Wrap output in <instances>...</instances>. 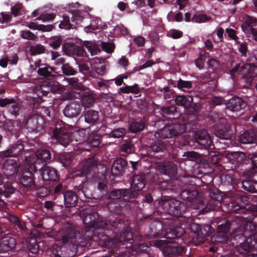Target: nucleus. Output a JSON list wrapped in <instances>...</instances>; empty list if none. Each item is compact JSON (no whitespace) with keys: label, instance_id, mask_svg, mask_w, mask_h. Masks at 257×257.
Here are the masks:
<instances>
[{"label":"nucleus","instance_id":"ddd939ff","mask_svg":"<svg viewBox=\"0 0 257 257\" xmlns=\"http://www.w3.org/2000/svg\"><path fill=\"white\" fill-rule=\"evenodd\" d=\"M37 173L40 174L42 180L46 184L57 181L59 179L57 171L51 167L45 166L42 169L38 170Z\"/></svg>","mask_w":257,"mask_h":257},{"label":"nucleus","instance_id":"7ed1b4c3","mask_svg":"<svg viewBox=\"0 0 257 257\" xmlns=\"http://www.w3.org/2000/svg\"><path fill=\"white\" fill-rule=\"evenodd\" d=\"M124 222V227L118 233H113L110 229V231H108L106 232L102 231V230H97L93 235L91 236V238L95 241V242L99 245L101 246H104L107 248H114L115 247L119 246L121 244H123L125 242H130L132 243V241L133 240V235L132 232L129 231L127 230H124L122 232L119 238L117 237L114 236L111 237L109 236L108 233L111 232L112 234H117L122 231L126 227L125 224L126 220L122 219Z\"/></svg>","mask_w":257,"mask_h":257},{"label":"nucleus","instance_id":"de8ad7c7","mask_svg":"<svg viewBox=\"0 0 257 257\" xmlns=\"http://www.w3.org/2000/svg\"><path fill=\"white\" fill-rule=\"evenodd\" d=\"M68 83L74 89L77 90H84V86L79 82V80L76 78H71L68 79Z\"/></svg>","mask_w":257,"mask_h":257},{"label":"nucleus","instance_id":"37998d69","mask_svg":"<svg viewBox=\"0 0 257 257\" xmlns=\"http://www.w3.org/2000/svg\"><path fill=\"white\" fill-rule=\"evenodd\" d=\"M30 51L32 55H39L45 53V48L40 44L30 46Z\"/></svg>","mask_w":257,"mask_h":257},{"label":"nucleus","instance_id":"58836bf2","mask_svg":"<svg viewBox=\"0 0 257 257\" xmlns=\"http://www.w3.org/2000/svg\"><path fill=\"white\" fill-rule=\"evenodd\" d=\"M183 250V248L181 246H177L175 245H169L165 246L163 248V252L164 254H179Z\"/></svg>","mask_w":257,"mask_h":257},{"label":"nucleus","instance_id":"2f4dec72","mask_svg":"<svg viewBox=\"0 0 257 257\" xmlns=\"http://www.w3.org/2000/svg\"><path fill=\"white\" fill-rule=\"evenodd\" d=\"M38 116L33 115L29 116L25 123V126L28 130L31 131H35L37 130L38 127Z\"/></svg>","mask_w":257,"mask_h":257},{"label":"nucleus","instance_id":"6e6552de","mask_svg":"<svg viewBox=\"0 0 257 257\" xmlns=\"http://www.w3.org/2000/svg\"><path fill=\"white\" fill-rule=\"evenodd\" d=\"M81 235L79 231L71 227H66L59 232L56 240L62 244H75L80 242L79 239Z\"/></svg>","mask_w":257,"mask_h":257},{"label":"nucleus","instance_id":"ea45409f","mask_svg":"<svg viewBox=\"0 0 257 257\" xmlns=\"http://www.w3.org/2000/svg\"><path fill=\"white\" fill-rule=\"evenodd\" d=\"M64 187L61 183L58 184L54 189L52 193L54 196V199L56 201V203H59L61 199V195L64 193Z\"/></svg>","mask_w":257,"mask_h":257},{"label":"nucleus","instance_id":"4d7b16f0","mask_svg":"<svg viewBox=\"0 0 257 257\" xmlns=\"http://www.w3.org/2000/svg\"><path fill=\"white\" fill-rule=\"evenodd\" d=\"M62 42L61 37H54L51 39L49 45L53 49H57L60 46Z\"/></svg>","mask_w":257,"mask_h":257},{"label":"nucleus","instance_id":"864d4df0","mask_svg":"<svg viewBox=\"0 0 257 257\" xmlns=\"http://www.w3.org/2000/svg\"><path fill=\"white\" fill-rule=\"evenodd\" d=\"M210 17L204 15L196 14L194 15L192 18V21L193 22L201 23H204L210 20Z\"/></svg>","mask_w":257,"mask_h":257},{"label":"nucleus","instance_id":"cd10ccee","mask_svg":"<svg viewBox=\"0 0 257 257\" xmlns=\"http://www.w3.org/2000/svg\"><path fill=\"white\" fill-rule=\"evenodd\" d=\"M239 141L242 144L257 143V134L252 131L245 132L239 136Z\"/></svg>","mask_w":257,"mask_h":257},{"label":"nucleus","instance_id":"13d9d810","mask_svg":"<svg viewBox=\"0 0 257 257\" xmlns=\"http://www.w3.org/2000/svg\"><path fill=\"white\" fill-rule=\"evenodd\" d=\"M60 160L63 166L67 167L69 166L71 162L70 155L68 154H63L60 156Z\"/></svg>","mask_w":257,"mask_h":257},{"label":"nucleus","instance_id":"412c9836","mask_svg":"<svg viewBox=\"0 0 257 257\" xmlns=\"http://www.w3.org/2000/svg\"><path fill=\"white\" fill-rule=\"evenodd\" d=\"M63 50L66 54L69 56H82L84 52L82 47L69 43H66L63 45Z\"/></svg>","mask_w":257,"mask_h":257},{"label":"nucleus","instance_id":"603ef678","mask_svg":"<svg viewBox=\"0 0 257 257\" xmlns=\"http://www.w3.org/2000/svg\"><path fill=\"white\" fill-rule=\"evenodd\" d=\"M101 20L97 18L95 20L94 22H92L89 26L85 27V30L87 33H91L93 30H95L99 29V26L101 25Z\"/></svg>","mask_w":257,"mask_h":257},{"label":"nucleus","instance_id":"4c0bfd02","mask_svg":"<svg viewBox=\"0 0 257 257\" xmlns=\"http://www.w3.org/2000/svg\"><path fill=\"white\" fill-rule=\"evenodd\" d=\"M83 46L87 49L88 51L90 53L91 55L93 56L96 55L100 50L98 46L94 42L90 41H84Z\"/></svg>","mask_w":257,"mask_h":257},{"label":"nucleus","instance_id":"39448f33","mask_svg":"<svg viewBox=\"0 0 257 257\" xmlns=\"http://www.w3.org/2000/svg\"><path fill=\"white\" fill-rule=\"evenodd\" d=\"M69 125L62 121H57L53 132V136L60 144L66 147L74 140L76 142L81 141L84 137L83 130L70 132Z\"/></svg>","mask_w":257,"mask_h":257},{"label":"nucleus","instance_id":"1a4fd4ad","mask_svg":"<svg viewBox=\"0 0 257 257\" xmlns=\"http://www.w3.org/2000/svg\"><path fill=\"white\" fill-rule=\"evenodd\" d=\"M185 209V205L179 201L173 199L163 201L162 199V209L164 210V212L178 217Z\"/></svg>","mask_w":257,"mask_h":257},{"label":"nucleus","instance_id":"473e14b6","mask_svg":"<svg viewBox=\"0 0 257 257\" xmlns=\"http://www.w3.org/2000/svg\"><path fill=\"white\" fill-rule=\"evenodd\" d=\"M95 102L94 96L90 93L86 92L83 95L81 99V105L85 107H90L93 105Z\"/></svg>","mask_w":257,"mask_h":257},{"label":"nucleus","instance_id":"dca6fc26","mask_svg":"<svg viewBox=\"0 0 257 257\" xmlns=\"http://www.w3.org/2000/svg\"><path fill=\"white\" fill-rule=\"evenodd\" d=\"M8 106V110L12 114L17 116L20 110V104L15 98H0V107H5Z\"/></svg>","mask_w":257,"mask_h":257},{"label":"nucleus","instance_id":"a19ab883","mask_svg":"<svg viewBox=\"0 0 257 257\" xmlns=\"http://www.w3.org/2000/svg\"><path fill=\"white\" fill-rule=\"evenodd\" d=\"M9 220L11 223L14 224L15 227H17L20 230H24L26 227L25 225L23 224L19 218V217L14 214H11L9 216Z\"/></svg>","mask_w":257,"mask_h":257},{"label":"nucleus","instance_id":"4468645a","mask_svg":"<svg viewBox=\"0 0 257 257\" xmlns=\"http://www.w3.org/2000/svg\"><path fill=\"white\" fill-rule=\"evenodd\" d=\"M25 153L24 145L20 142H17L10 146L9 149L1 153L2 158H8L9 157H18L21 156Z\"/></svg>","mask_w":257,"mask_h":257},{"label":"nucleus","instance_id":"b1692460","mask_svg":"<svg viewBox=\"0 0 257 257\" xmlns=\"http://www.w3.org/2000/svg\"><path fill=\"white\" fill-rule=\"evenodd\" d=\"M16 244L15 239L7 236L0 238V253L6 252L15 247Z\"/></svg>","mask_w":257,"mask_h":257},{"label":"nucleus","instance_id":"7c9ffc66","mask_svg":"<svg viewBox=\"0 0 257 257\" xmlns=\"http://www.w3.org/2000/svg\"><path fill=\"white\" fill-rule=\"evenodd\" d=\"M4 190L0 189V208H3L6 205L5 202L2 199L1 196L4 195L6 197H9L14 193L15 189L12 185L4 186Z\"/></svg>","mask_w":257,"mask_h":257},{"label":"nucleus","instance_id":"e433bc0d","mask_svg":"<svg viewBox=\"0 0 257 257\" xmlns=\"http://www.w3.org/2000/svg\"><path fill=\"white\" fill-rule=\"evenodd\" d=\"M145 126V122L143 121L139 122L133 121L129 126V130L132 133H137L143 131Z\"/></svg>","mask_w":257,"mask_h":257},{"label":"nucleus","instance_id":"393cba45","mask_svg":"<svg viewBox=\"0 0 257 257\" xmlns=\"http://www.w3.org/2000/svg\"><path fill=\"white\" fill-rule=\"evenodd\" d=\"M148 151L149 152V155L151 157L156 158L159 160L157 162L158 164V170L160 172L161 163L160 162L161 159V155L160 152L161 151V142L158 140V142L152 144L148 148Z\"/></svg>","mask_w":257,"mask_h":257},{"label":"nucleus","instance_id":"09e8293b","mask_svg":"<svg viewBox=\"0 0 257 257\" xmlns=\"http://www.w3.org/2000/svg\"><path fill=\"white\" fill-rule=\"evenodd\" d=\"M7 132L8 135L14 136L15 139H18L19 137V128L18 126L16 127L12 123L7 126Z\"/></svg>","mask_w":257,"mask_h":257},{"label":"nucleus","instance_id":"3c124183","mask_svg":"<svg viewBox=\"0 0 257 257\" xmlns=\"http://www.w3.org/2000/svg\"><path fill=\"white\" fill-rule=\"evenodd\" d=\"M101 48L107 53H112L115 49V45L113 43L101 42Z\"/></svg>","mask_w":257,"mask_h":257},{"label":"nucleus","instance_id":"774afa93","mask_svg":"<svg viewBox=\"0 0 257 257\" xmlns=\"http://www.w3.org/2000/svg\"><path fill=\"white\" fill-rule=\"evenodd\" d=\"M149 246L145 243H140L136 246V251L137 254L147 252Z\"/></svg>","mask_w":257,"mask_h":257},{"label":"nucleus","instance_id":"72a5a7b5","mask_svg":"<svg viewBox=\"0 0 257 257\" xmlns=\"http://www.w3.org/2000/svg\"><path fill=\"white\" fill-rule=\"evenodd\" d=\"M192 101L193 98L190 95H178L175 98V102L177 105H182L185 107L190 106Z\"/></svg>","mask_w":257,"mask_h":257},{"label":"nucleus","instance_id":"f03ea898","mask_svg":"<svg viewBox=\"0 0 257 257\" xmlns=\"http://www.w3.org/2000/svg\"><path fill=\"white\" fill-rule=\"evenodd\" d=\"M76 175L84 177L86 182H97V188L102 197L107 194V179L103 173L98 172L97 162L94 158L87 159Z\"/></svg>","mask_w":257,"mask_h":257},{"label":"nucleus","instance_id":"338daca9","mask_svg":"<svg viewBox=\"0 0 257 257\" xmlns=\"http://www.w3.org/2000/svg\"><path fill=\"white\" fill-rule=\"evenodd\" d=\"M178 87L179 89L187 88L189 89L192 87V83L190 81H183L180 79L177 83Z\"/></svg>","mask_w":257,"mask_h":257},{"label":"nucleus","instance_id":"5701e85b","mask_svg":"<svg viewBox=\"0 0 257 257\" xmlns=\"http://www.w3.org/2000/svg\"><path fill=\"white\" fill-rule=\"evenodd\" d=\"M146 178L144 174L135 175L132 178L131 189L138 193L139 191L143 189L146 185Z\"/></svg>","mask_w":257,"mask_h":257},{"label":"nucleus","instance_id":"4be33fe9","mask_svg":"<svg viewBox=\"0 0 257 257\" xmlns=\"http://www.w3.org/2000/svg\"><path fill=\"white\" fill-rule=\"evenodd\" d=\"M194 138L196 142L202 147L204 148L211 147V140L206 131H201L197 132L195 133Z\"/></svg>","mask_w":257,"mask_h":257},{"label":"nucleus","instance_id":"0eeeda50","mask_svg":"<svg viewBox=\"0 0 257 257\" xmlns=\"http://www.w3.org/2000/svg\"><path fill=\"white\" fill-rule=\"evenodd\" d=\"M229 72L232 78L236 74H240L247 84H250L254 78L257 77V66L252 64H237Z\"/></svg>","mask_w":257,"mask_h":257},{"label":"nucleus","instance_id":"680f3d73","mask_svg":"<svg viewBox=\"0 0 257 257\" xmlns=\"http://www.w3.org/2000/svg\"><path fill=\"white\" fill-rule=\"evenodd\" d=\"M167 35L169 37H171L173 39H179L183 35V32L180 30L173 29L167 33Z\"/></svg>","mask_w":257,"mask_h":257},{"label":"nucleus","instance_id":"052dcab7","mask_svg":"<svg viewBox=\"0 0 257 257\" xmlns=\"http://www.w3.org/2000/svg\"><path fill=\"white\" fill-rule=\"evenodd\" d=\"M233 164H239L242 162L246 158L244 153L242 152H234Z\"/></svg>","mask_w":257,"mask_h":257},{"label":"nucleus","instance_id":"bb28decb","mask_svg":"<svg viewBox=\"0 0 257 257\" xmlns=\"http://www.w3.org/2000/svg\"><path fill=\"white\" fill-rule=\"evenodd\" d=\"M84 117L86 123L94 125L99 120V113L98 111L90 109L85 112Z\"/></svg>","mask_w":257,"mask_h":257},{"label":"nucleus","instance_id":"bf43d9fd","mask_svg":"<svg viewBox=\"0 0 257 257\" xmlns=\"http://www.w3.org/2000/svg\"><path fill=\"white\" fill-rule=\"evenodd\" d=\"M36 189H37L38 196L41 198L46 197L52 191L49 188L45 187H40Z\"/></svg>","mask_w":257,"mask_h":257},{"label":"nucleus","instance_id":"aec40b11","mask_svg":"<svg viewBox=\"0 0 257 257\" xmlns=\"http://www.w3.org/2000/svg\"><path fill=\"white\" fill-rule=\"evenodd\" d=\"M127 163L123 159L118 158L114 161L111 168V173L113 176L122 175L127 168Z\"/></svg>","mask_w":257,"mask_h":257},{"label":"nucleus","instance_id":"f257e3e1","mask_svg":"<svg viewBox=\"0 0 257 257\" xmlns=\"http://www.w3.org/2000/svg\"><path fill=\"white\" fill-rule=\"evenodd\" d=\"M80 213L84 216L83 222L86 225L83 235L86 240L83 245H87L88 243L90 245L92 242H95L90 236L93 235L97 230H102L105 232L107 231L109 232L111 229L112 233H117L124 227V222L120 218L115 220H99L98 213L89 209L83 210Z\"/></svg>","mask_w":257,"mask_h":257},{"label":"nucleus","instance_id":"e2e57ef3","mask_svg":"<svg viewBox=\"0 0 257 257\" xmlns=\"http://www.w3.org/2000/svg\"><path fill=\"white\" fill-rule=\"evenodd\" d=\"M206 59V57L205 56L201 55L195 60V65L200 70L203 68Z\"/></svg>","mask_w":257,"mask_h":257},{"label":"nucleus","instance_id":"49530a36","mask_svg":"<svg viewBox=\"0 0 257 257\" xmlns=\"http://www.w3.org/2000/svg\"><path fill=\"white\" fill-rule=\"evenodd\" d=\"M126 134V130L124 128H118L114 129L109 134V137L113 138H121Z\"/></svg>","mask_w":257,"mask_h":257},{"label":"nucleus","instance_id":"a878e982","mask_svg":"<svg viewBox=\"0 0 257 257\" xmlns=\"http://www.w3.org/2000/svg\"><path fill=\"white\" fill-rule=\"evenodd\" d=\"M180 127V124L177 123L174 124L172 126H165L162 129V138H163V135H164V138H168L169 137L177 136L181 133L182 131Z\"/></svg>","mask_w":257,"mask_h":257},{"label":"nucleus","instance_id":"c03bdc74","mask_svg":"<svg viewBox=\"0 0 257 257\" xmlns=\"http://www.w3.org/2000/svg\"><path fill=\"white\" fill-rule=\"evenodd\" d=\"M61 70L63 74L66 76L75 75L77 73V70L68 63L61 66Z\"/></svg>","mask_w":257,"mask_h":257},{"label":"nucleus","instance_id":"423d86ee","mask_svg":"<svg viewBox=\"0 0 257 257\" xmlns=\"http://www.w3.org/2000/svg\"><path fill=\"white\" fill-rule=\"evenodd\" d=\"M24 163L26 166H30V169L37 173L38 170L42 169L51 159L50 152L47 149L37 151L34 155L29 157L25 156Z\"/></svg>","mask_w":257,"mask_h":257},{"label":"nucleus","instance_id":"c9c22d12","mask_svg":"<svg viewBox=\"0 0 257 257\" xmlns=\"http://www.w3.org/2000/svg\"><path fill=\"white\" fill-rule=\"evenodd\" d=\"M87 143L92 148H97L100 143V137L95 133H91L88 137Z\"/></svg>","mask_w":257,"mask_h":257},{"label":"nucleus","instance_id":"a211bd4d","mask_svg":"<svg viewBox=\"0 0 257 257\" xmlns=\"http://www.w3.org/2000/svg\"><path fill=\"white\" fill-rule=\"evenodd\" d=\"M19 166L16 160L7 159L3 167V173L8 178L14 177L19 172Z\"/></svg>","mask_w":257,"mask_h":257},{"label":"nucleus","instance_id":"5fc2aeb1","mask_svg":"<svg viewBox=\"0 0 257 257\" xmlns=\"http://www.w3.org/2000/svg\"><path fill=\"white\" fill-rule=\"evenodd\" d=\"M63 20L59 25L60 29H70L72 28V25L70 22V19L68 16H63Z\"/></svg>","mask_w":257,"mask_h":257},{"label":"nucleus","instance_id":"c85d7f7f","mask_svg":"<svg viewBox=\"0 0 257 257\" xmlns=\"http://www.w3.org/2000/svg\"><path fill=\"white\" fill-rule=\"evenodd\" d=\"M244 105V101L238 97H232L226 103L227 107L232 111H237Z\"/></svg>","mask_w":257,"mask_h":257},{"label":"nucleus","instance_id":"79ce46f5","mask_svg":"<svg viewBox=\"0 0 257 257\" xmlns=\"http://www.w3.org/2000/svg\"><path fill=\"white\" fill-rule=\"evenodd\" d=\"M164 171V173L168 176H173L176 173V165L172 163L168 164L167 166H162V173Z\"/></svg>","mask_w":257,"mask_h":257},{"label":"nucleus","instance_id":"f8f14e48","mask_svg":"<svg viewBox=\"0 0 257 257\" xmlns=\"http://www.w3.org/2000/svg\"><path fill=\"white\" fill-rule=\"evenodd\" d=\"M256 19L245 16L243 18V23L241 25V29L247 37H252L257 41V30L254 28L256 26Z\"/></svg>","mask_w":257,"mask_h":257},{"label":"nucleus","instance_id":"6ab92c4d","mask_svg":"<svg viewBox=\"0 0 257 257\" xmlns=\"http://www.w3.org/2000/svg\"><path fill=\"white\" fill-rule=\"evenodd\" d=\"M82 105L76 101L68 104L63 110L64 115L69 118L77 117L81 111Z\"/></svg>","mask_w":257,"mask_h":257},{"label":"nucleus","instance_id":"9d476101","mask_svg":"<svg viewBox=\"0 0 257 257\" xmlns=\"http://www.w3.org/2000/svg\"><path fill=\"white\" fill-rule=\"evenodd\" d=\"M27 170H25L18 175V183L27 190L35 189L37 185L35 182V176L30 169V166H27Z\"/></svg>","mask_w":257,"mask_h":257},{"label":"nucleus","instance_id":"9b49d317","mask_svg":"<svg viewBox=\"0 0 257 257\" xmlns=\"http://www.w3.org/2000/svg\"><path fill=\"white\" fill-rule=\"evenodd\" d=\"M198 192L195 189L185 190L181 193V196L184 200H188L194 209H199L203 206V200L197 198Z\"/></svg>","mask_w":257,"mask_h":257},{"label":"nucleus","instance_id":"f3484780","mask_svg":"<svg viewBox=\"0 0 257 257\" xmlns=\"http://www.w3.org/2000/svg\"><path fill=\"white\" fill-rule=\"evenodd\" d=\"M211 198L212 200L209 201L205 208V211L217 209V207L221 205V202L224 200V194L218 190H214L210 194Z\"/></svg>","mask_w":257,"mask_h":257},{"label":"nucleus","instance_id":"f704fd0d","mask_svg":"<svg viewBox=\"0 0 257 257\" xmlns=\"http://www.w3.org/2000/svg\"><path fill=\"white\" fill-rule=\"evenodd\" d=\"M29 28L32 30H38L42 32H49L52 31L54 26L53 25H41L35 22H31L29 25Z\"/></svg>","mask_w":257,"mask_h":257},{"label":"nucleus","instance_id":"2eb2a0df","mask_svg":"<svg viewBox=\"0 0 257 257\" xmlns=\"http://www.w3.org/2000/svg\"><path fill=\"white\" fill-rule=\"evenodd\" d=\"M78 201V198L75 192L67 191L63 195H61V199L58 205L62 206L64 204L67 208L73 207L77 205Z\"/></svg>","mask_w":257,"mask_h":257},{"label":"nucleus","instance_id":"a18cd8bd","mask_svg":"<svg viewBox=\"0 0 257 257\" xmlns=\"http://www.w3.org/2000/svg\"><path fill=\"white\" fill-rule=\"evenodd\" d=\"M248 240L247 239L244 242L240 243L237 247L238 251L241 253L249 252L251 250L252 247H254V246H253L252 244L249 243Z\"/></svg>","mask_w":257,"mask_h":257},{"label":"nucleus","instance_id":"c756f323","mask_svg":"<svg viewBox=\"0 0 257 257\" xmlns=\"http://www.w3.org/2000/svg\"><path fill=\"white\" fill-rule=\"evenodd\" d=\"M53 71V68L48 64H40L39 66V69L37 70V73L39 75L45 78L52 76L55 78V76L52 74Z\"/></svg>","mask_w":257,"mask_h":257},{"label":"nucleus","instance_id":"8fccbe9b","mask_svg":"<svg viewBox=\"0 0 257 257\" xmlns=\"http://www.w3.org/2000/svg\"><path fill=\"white\" fill-rule=\"evenodd\" d=\"M183 157L185 158L187 160L194 161L200 158V155L194 151H188L184 152Z\"/></svg>","mask_w":257,"mask_h":257},{"label":"nucleus","instance_id":"0e129e2a","mask_svg":"<svg viewBox=\"0 0 257 257\" xmlns=\"http://www.w3.org/2000/svg\"><path fill=\"white\" fill-rule=\"evenodd\" d=\"M134 145L130 143H125L121 146V152L126 153H131L133 151Z\"/></svg>","mask_w":257,"mask_h":257},{"label":"nucleus","instance_id":"69168bd1","mask_svg":"<svg viewBox=\"0 0 257 257\" xmlns=\"http://www.w3.org/2000/svg\"><path fill=\"white\" fill-rule=\"evenodd\" d=\"M228 212H235L241 208V206L237 203H235L233 201H231L228 204Z\"/></svg>","mask_w":257,"mask_h":257},{"label":"nucleus","instance_id":"20e7f679","mask_svg":"<svg viewBox=\"0 0 257 257\" xmlns=\"http://www.w3.org/2000/svg\"><path fill=\"white\" fill-rule=\"evenodd\" d=\"M138 194L131 189L113 190L109 194V198L112 200L107 203V208L111 213L120 215L125 205L124 202H133Z\"/></svg>","mask_w":257,"mask_h":257},{"label":"nucleus","instance_id":"6e6d98bb","mask_svg":"<svg viewBox=\"0 0 257 257\" xmlns=\"http://www.w3.org/2000/svg\"><path fill=\"white\" fill-rule=\"evenodd\" d=\"M21 36L23 39L29 40H35L37 38V36L30 31H22Z\"/></svg>","mask_w":257,"mask_h":257}]
</instances>
